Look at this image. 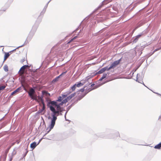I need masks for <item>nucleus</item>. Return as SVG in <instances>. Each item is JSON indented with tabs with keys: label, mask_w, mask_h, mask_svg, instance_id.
<instances>
[{
	"label": "nucleus",
	"mask_w": 161,
	"mask_h": 161,
	"mask_svg": "<svg viewBox=\"0 0 161 161\" xmlns=\"http://www.w3.org/2000/svg\"><path fill=\"white\" fill-rule=\"evenodd\" d=\"M58 103L55 101H52L48 103V106L50 108V110L52 112L51 115L52 118L51 119V122L49 128L50 130L48 132L52 129L55 123V121L57 119V116L59 115L60 113L59 109V105Z\"/></svg>",
	"instance_id": "f257e3e1"
},
{
	"label": "nucleus",
	"mask_w": 161,
	"mask_h": 161,
	"mask_svg": "<svg viewBox=\"0 0 161 161\" xmlns=\"http://www.w3.org/2000/svg\"><path fill=\"white\" fill-rule=\"evenodd\" d=\"M37 26H33V27L31 31V32L30 33V34L27 37V38L26 41H25L23 45L19 46L18 47H17L16 49H14V50H13L12 51H15L19 47H22L23 46L25 45L27 43H28V40H29V41H30L31 39L32 38V37H33V36L34 35L37 29Z\"/></svg>",
	"instance_id": "f03ea898"
},
{
	"label": "nucleus",
	"mask_w": 161,
	"mask_h": 161,
	"mask_svg": "<svg viewBox=\"0 0 161 161\" xmlns=\"http://www.w3.org/2000/svg\"><path fill=\"white\" fill-rule=\"evenodd\" d=\"M35 92V90L32 88H31L30 89L29 92H28V94L29 96L32 99L37 101V98L36 95H34V94Z\"/></svg>",
	"instance_id": "7ed1b4c3"
},
{
	"label": "nucleus",
	"mask_w": 161,
	"mask_h": 161,
	"mask_svg": "<svg viewBox=\"0 0 161 161\" xmlns=\"http://www.w3.org/2000/svg\"><path fill=\"white\" fill-rule=\"evenodd\" d=\"M121 58H120L119 59L115 61L113 63L111 64L110 66L108 67V69L110 70L112 69H114L119 64L120 62L121 61Z\"/></svg>",
	"instance_id": "20e7f679"
},
{
	"label": "nucleus",
	"mask_w": 161,
	"mask_h": 161,
	"mask_svg": "<svg viewBox=\"0 0 161 161\" xmlns=\"http://www.w3.org/2000/svg\"><path fill=\"white\" fill-rule=\"evenodd\" d=\"M67 96V95H62L61 96H59L58 97V99L55 102H57L58 103H60L64 100L65 98Z\"/></svg>",
	"instance_id": "39448f33"
},
{
	"label": "nucleus",
	"mask_w": 161,
	"mask_h": 161,
	"mask_svg": "<svg viewBox=\"0 0 161 161\" xmlns=\"http://www.w3.org/2000/svg\"><path fill=\"white\" fill-rule=\"evenodd\" d=\"M67 102V101L66 99H64L63 101H62L60 103H58V104H59V110L60 112L62 113L63 111L64 110V109H62L61 107V106H62L65 103H66Z\"/></svg>",
	"instance_id": "423d86ee"
},
{
	"label": "nucleus",
	"mask_w": 161,
	"mask_h": 161,
	"mask_svg": "<svg viewBox=\"0 0 161 161\" xmlns=\"http://www.w3.org/2000/svg\"><path fill=\"white\" fill-rule=\"evenodd\" d=\"M108 67H104V68H102V69H100L99 71L97 72V74H101V73H103L105 71H106V70L107 71H108L109 70L108 69Z\"/></svg>",
	"instance_id": "0eeeda50"
},
{
	"label": "nucleus",
	"mask_w": 161,
	"mask_h": 161,
	"mask_svg": "<svg viewBox=\"0 0 161 161\" xmlns=\"http://www.w3.org/2000/svg\"><path fill=\"white\" fill-rule=\"evenodd\" d=\"M142 35L140 34L137 35L135 37L133 38V43H136V42L137 41H138V39Z\"/></svg>",
	"instance_id": "6e6552de"
},
{
	"label": "nucleus",
	"mask_w": 161,
	"mask_h": 161,
	"mask_svg": "<svg viewBox=\"0 0 161 161\" xmlns=\"http://www.w3.org/2000/svg\"><path fill=\"white\" fill-rule=\"evenodd\" d=\"M75 93H74L73 94H71L67 98L64 99H66L67 101V102L68 100H70L73 97H74L75 95Z\"/></svg>",
	"instance_id": "1a4fd4ad"
},
{
	"label": "nucleus",
	"mask_w": 161,
	"mask_h": 161,
	"mask_svg": "<svg viewBox=\"0 0 161 161\" xmlns=\"http://www.w3.org/2000/svg\"><path fill=\"white\" fill-rule=\"evenodd\" d=\"M28 67V65H25L22 66L20 69L19 71H21V72H22V73H23L25 70V69Z\"/></svg>",
	"instance_id": "9d476101"
},
{
	"label": "nucleus",
	"mask_w": 161,
	"mask_h": 161,
	"mask_svg": "<svg viewBox=\"0 0 161 161\" xmlns=\"http://www.w3.org/2000/svg\"><path fill=\"white\" fill-rule=\"evenodd\" d=\"M21 90V87H19L17 88L16 90L14 91L11 94V95H13L14 94H15L17 92L20 91Z\"/></svg>",
	"instance_id": "9b49d317"
},
{
	"label": "nucleus",
	"mask_w": 161,
	"mask_h": 161,
	"mask_svg": "<svg viewBox=\"0 0 161 161\" xmlns=\"http://www.w3.org/2000/svg\"><path fill=\"white\" fill-rule=\"evenodd\" d=\"M37 145H38L37 144H36V142H34L31 144L30 147L32 149H33L36 147Z\"/></svg>",
	"instance_id": "f8f14e48"
},
{
	"label": "nucleus",
	"mask_w": 161,
	"mask_h": 161,
	"mask_svg": "<svg viewBox=\"0 0 161 161\" xmlns=\"http://www.w3.org/2000/svg\"><path fill=\"white\" fill-rule=\"evenodd\" d=\"M109 74V73L108 72L107 73H104L103 76L99 79V80L100 81H102L103 79L105 78L107 75H108Z\"/></svg>",
	"instance_id": "ddd939ff"
},
{
	"label": "nucleus",
	"mask_w": 161,
	"mask_h": 161,
	"mask_svg": "<svg viewBox=\"0 0 161 161\" xmlns=\"http://www.w3.org/2000/svg\"><path fill=\"white\" fill-rule=\"evenodd\" d=\"M76 86V84H75L73 86H72L71 87V89L69 90V93H67V94L68 95L69 93H71L72 92L74 91L75 90Z\"/></svg>",
	"instance_id": "4468645a"
},
{
	"label": "nucleus",
	"mask_w": 161,
	"mask_h": 161,
	"mask_svg": "<svg viewBox=\"0 0 161 161\" xmlns=\"http://www.w3.org/2000/svg\"><path fill=\"white\" fill-rule=\"evenodd\" d=\"M51 1V0H50L48 3H47V4H46V6H45V7H44V8L43 9L42 11L41 12V14H43L44 13H45V12L46 11V8H47V5L48 4V3H49V2H50V1Z\"/></svg>",
	"instance_id": "2eb2a0df"
},
{
	"label": "nucleus",
	"mask_w": 161,
	"mask_h": 161,
	"mask_svg": "<svg viewBox=\"0 0 161 161\" xmlns=\"http://www.w3.org/2000/svg\"><path fill=\"white\" fill-rule=\"evenodd\" d=\"M10 54L8 53H5L4 55V61H5L7 58L9 56Z\"/></svg>",
	"instance_id": "dca6fc26"
},
{
	"label": "nucleus",
	"mask_w": 161,
	"mask_h": 161,
	"mask_svg": "<svg viewBox=\"0 0 161 161\" xmlns=\"http://www.w3.org/2000/svg\"><path fill=\"white\" fill-rule=\"evenodd\" d=\"M154 148L155 149H159L161 147V142L159 144L156 145L154 147Z\"/></svg>",
	"instance_id": "f3484780"
},
{
	"label": "nucleus",
	"mask_w": 161,
	"mask_h": 161,
	"mask_svg": "<svg viewBox=\"0 0 161 161\" xmlns=\"http://www.w3.org/2000/svg\"><path fill=\"white\" fill-rule=\"evenodd\" d=\"M38 99L40 101H42V102L43 105V107L42 108V110H44V109L45 108V106H44V103L43 101V100H42V98L41 97H38Z\"/></svg>",
	"instance_id": "a211bd4d"
},
{
	"label": "nucleus",
	"mask_w": 161,
	"mask_h": 161,
	"mask_svg": "<svg viewBox=\"0 0 161 161\" xmlns=\"http://www.w3.org/2000/svg\"><path fill=\"white\" fill-rule=\"evenodd\" d=\"M3 69L6 72H7L8 71V67L7 65H5L3 67Z\"/></svg>",
	"instance_id": "6ab92c4d"
},
{
	"label": "nucleus",
	"mask_w": 161,
	"mask_h": 161,
	"mask_svg": "<svg viewBox=\"0 0 161 161\" xmlns=\"http://www.w3.org/2000/svg\"><path fill=\"white\" fill-rule=\"evenodd\" d=\"M92 77L93 76L91 75L88 76L86 78L85 80H86V81H88L89 79L92 78Z\"/></svg>",
	"instance_id": "aec40b11"
},
{
	"label": "nucleus",
	"mask_w": 161,
	"mask_h": 161,
	"mask_svg": "<svg viewBox=\"0 0 161 161\" xmlns=\"http://www.w3.org/2000/svg\"><path fill=\"white\" fill-rule=\"evenodd\" d=\"M59 78V77H57L55 79H54L53 80H52V82L53 83H54L57 81L58 80V79Z\"/></svg>",
	"instance_id": "412c9836"
},
{
	"label": "nucleus",
	"mask_w": 161,
	"mask_h": 161,
	"mask_svg": "<svg viewBox=\"0 0 161 161\" xmlns=\"http://www.w3.org/2000/svg\"><path fill=\"white\" fill-rule=\"evenodd\" d=\"M83 84L81 82H79L77 84H76V86L79 87L80 86H82Z\"/></svg>",
	"instance_id": "4be33fe9"
},
{
	"label": "nucleus",
	"mask_w": 161,
	"mask_h": 161,
	"mask_svg": "<svg viewBox=\"0 0 161 161\" xmlns=\"http://www.w3.org/2000/svg\"><path fill=\"white\" fill-rule=\"evenodd\" d=\"M77 37V36H75L73 38H72V39H71L68 42V44H69V43L70 42H72L75 39H76Z\"/></svg>",
	"instance_id": "5701e85b"
},
{
	"label": "nucleus",
	"mask_w": 161,
	"mask_h": 161,
	"mask_svg": "<svg viewBox=\"0 0 161 161\" xmlns=\"http://www.w3.org/2000/svg\"><path fill=\"white\" fill-rule=\"evenodd\" d=\"M153 52L152 53H150L148 54H147L146 56V57L148 58L149 57H150L151 56L152 54H153Z\"/></svg>",
	"instance_id": "b1692460"
},
{
	"label": "nucleus",
	"mask_w": 161,
	"mask_h": 161,
	"mask_svg": "<svg viewBox=\"0 0 161 161\" xmlns=\"http://www.w3.org/2000/svg\"><path fill=\"white\" fill-rule=\"evenodd\" d=\"M85 96V95H82V96H81V98H78V99L79 100H80V99H81L83 97H84V96Z\"/></svg>",
	"instance_id": "393cba45"
},
{
	"label": "nucleus",
	"mask_w": 161,
	"mask_h": 161,
	"mask_svg": "<svg viewBox=\"0 0 161 161\" xmlns=\"http://www.w3.org/2000/svg\"><path fill=\"white\" fill-rule=\"evenodd\" d=\"M106 1H107V0H105L103 1L102 3V4L103 5L104 4H106L107 3H105V2Z\"/></svg>",
	"instance_id": "a878e982"
},
{
	"label": "nucleus",
	"mask_w": 161,
	"mask_h": 161,
	"mask_svg": "<svg viewBox=\"0 0 161 161\" xmlns=\"http://www.w3.org/2000/svg\"><path fill=\"white\" fill-rule=\"evenodd\" d=\"M159 48H157V49H156L153 52V53H154L157 51H158V50H159Z\"/></svg>",
	"instance_id": "bb28decb"
},
{
	"label": "nucleus",
	"mask_w": 161,
	"mask_h": 161,
	"mask_svg": "<svg viewBox=\"0 0 161 161\" xmlns=\"http://www.w3.org/2000/svg\"><path fill=\"white\" fill-rule=\"evenodd\" d=\"M84 90H84V88H82V89H81L80 90V91L81 92H83L84 91Z\"/></svg>",
	"instance_id": "cd10ccee"
},
{
	"label": "nucleus",
	"mask_w": 161,
	"mask_h": 161,
	"mask_svg": "<svg viewBox=\"0 0 161 161\" xmlns=\"http://www.w3.org/2000/svg\"><path fill=\"white\" fill-rule=\"evenodd\" d=\"M68 111V110L67 112H66L65 113V115H64V117H65V120H67V119H66V114H67V112Z\"/></svg>",
	"instance_id": "c85d7f7f"
},
{
	"label": "nucleus",
	"mask_w": 161,
	"mask_h": 161,
	"mask_svg": "<svg viewBox=\"0 0 161 161\" xmlns=\"http://www.w3.org/2000/svg\"><path fill=\"white\" fill-rule=\"evenodd\" d=\"M145 47L144 46H142L141 47V50L142 51V50Z\"/></svg>",
	"instance_id": "c756f323"
},
{
	"label": "nucleus",
	"mask_w": 161,
	"mask_h": 161,
	"mask_svg": "<svg viewBox=\"0 0 161 161\" xmlns=\"http://www.w3.org/2000/svg\"><path fill=\"white\" fill-rule=\"evenodd\" d=\"M65 73H66L65 72L63 73L62 74H61L59 76H58V77H59V78H60V76H61L63 74H64Z\"/></svg>",
	"instance_id": "7c9ffc66"
},
{
	"label": "nucleus",
	"mask_w": 161,
	"mask_h": 161,
	"mask_svg": "<svg viewBox=\"0 0 161 161\" xmlns=\"http://www.w3.org/2000/svg\"><path fill=\"white\" fill-rule=\"evenodd\" d=\"M42 93H43V94H44L45 93H46V94H47V92H46V91H43V92H42Z\"/></svg>",
	"instance_id": "2f4dec72"
},
{
	"label": "nucleus",
	"mask_w": 161,
	"mask_h": 161,
	"mask_svg": "<svg viewBox=\"0 0 161 161\" xmlns=\"http://www.w3.org/2000/svg\"><path fill=\"white\" fill-rule=\"evenodd\" d=\"M42 139H40L39 141V142H38V143L37 144V145H38L39 144V143H40V142H41V141L42 140Z\"/></svg>",
	"instance_id": "473e14b6"
},
{
	"label": "nucleus",
	"mask_w": 161,
	"mask_h": 161,
	"mask_svg": "<svg viewBox=\"0 0 161 161\" xmlns=\"http://www.w3.org/2000/svg\"><path fill=\"white\" fill-rule=\"evenodd\" d=\"M28 152V151H26V152H25V156L26 155V154Z\"/></svg>",
	"instance_id": "72a5a7b5"
},
{
	"label": "nucleus",
	"mask_w": 161,
	"mask_h": 161,
	"mask_svg": "<svg viewBox=\"0 0 161 161\" xmlns=\"http://www.w3.org/2000/svg\"><path fill=\"white\" fill-rule=\"evenodd\" d=\"M158 119L161 120V115L159 116V118H158Z\"/></svg>",
	"instance_id": "f704fd0d"
},
{
	"label": "nucleus",
	"mask_w": 161,
	"mask_h": 161,
	"mask_svg": "<svg viewBox=\"0 0 161 161\" xmlns=\"http://www.w3.org/2000/svg\"><path fill=\"white\" fill-rule=\"evenodd\" d=\"M136 81H137L138 82H139V83H140V81H139L138 79V78H137V79H136Z\"/></svg>",
	"instance_id": "c9c22d12"
},
{
	"label": "nucleus",
	"mask_w": 161,
	"mask_h": 161,
	"mask_svg": "<svg viewBox=\"0 0 161 161\" xmlns=\"http://www.w3.org/2000/svg\"><path fill=\"white\" fill-rule=\"evenodd\" d=\"M59 115H62V113L60 112V113H59Z\"/></svg>",
	"instance_id": "e433bc0d"
},
{
	"label": "nucleus",
	"mask_w": 161,
	"mask_h": 161,
	"mask_svg": "<svg viewBox=\"0 0 161 161\" xmlns=\"http://www.w3.org/2000/svg\"><path fill=\"white\" fill-rule=\"evenodd\" d=\"M71 107L70 106H69L68 108V110L70 109V108Z\"/></svg>",
	"instance_id": "4c0bfd02"
},
{
	"label": "nucleus",
	"mask_w": 161,
	"mask_h": 161,
	"mask_svg": "<svg viewBox=\"0 0 161 161\" xmlns=\"http://www.w3.org/2000/svg\"><path fill=\"white\" fill-rule=\"evenodd\" d=\"M94 84H92V85H91V86H92H92H94Z\"/></svg>",
	"instance_id": "58836bf2"
},
{
	"label": "nucleus",
	"mask_w": 161,
	"mask_h": 161,
	"mask_svg": "<svg viewBox=\"0 0 161 161\" xmlns=\"http://www.w3.org/2000/svg\"><path fill=\"white\" fill-rule=\"evenodd\" d=\"M141 25H139V26H138L136 28V29L137 28H138V27H139L140 26H141Z\"/></svg>",
	"instance_id": "ea45409f"
},
{
	"label": "nucleus",
	"mask_w": 161,
	"mask_h": 161,
	"mask_svg": "<svg viewBox=\"0 0 161 161\" xmlns=\"http://www.w3.org/2000/svg\"><path fill=\"white\" fill-rule=\"evenodd\" d=\"M48 119H51V117L50 116H48Z\"/></svg>",
	"instance_id": "a19ab883"
},
{
	"label": "nucleus",
	"mask_w": 161,
	"mask_h": 161,
	"mask_svg": "<svg viewBox=\"0 0 161 161\" xmlns=\"http://www.w3.org/2000/svg\"><path fill=\"white\" fill-rule=\"evenodd\" d=\"M155 93L157 94L158 95H159V93Z\"/></svg>",
	"instance_id": "79ce46f5"
},
{
	"label": "nucleus",
	"mask_w": 161,
	"mask_h": 161,
	"mask_svg": "<svg viewBox=\"0 0 161 161\" xmlns=\"http://www.w3.org/2000/svg\"><path fill=\"white\" fill-rule=\"evenodd\" d=\"M143 85H144L145 86H146L145 85V84H143Z\"/></svg>",
	"instance_id": "37998d69"
}]
</instances>
